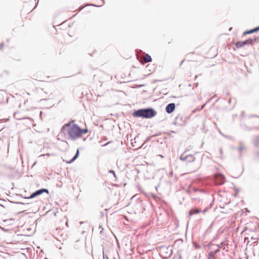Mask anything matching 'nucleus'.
<instances>
[{
	"instance_id": "obj_1",
	"label": "nucleus",
	"mask_w": 259,
	"mask_h": 259,
	"mask_svg": "<svg viewBox=\"0 0 259 259\" xmlns=\"http://www.w3.org/2000/svg\"><path fill=\"white\" fill-rule=\"evenodd\" d=\"M74 120L71 121L70 122L64 125L62 128V130H65L67 128V134L70 138L73 140H76L80 137V127L76 124H72Z\"/></svg>"
},
{
	"instance_id": "obj_2",
	"label": "nucleus",
	"mask_w": 259,
	"mask_h": 259,
	"mask_svg": "<svg viewBox=\"0 0 259 259\" xmlns=\"http://www.w3.org/2000/svg\"><path fill=\"white\" fill-rule=\"evenodd\" d=\"M156 113V111L153 108H148L136 110L133 113V115L136 117L151 118L155 116Z\"/></svg>"
},
{
	"instance_id": "obj_3",
	"label": "nucleus",
	"mask_w": 259,
	"mask_h": 259,
	"mask_svg": "<svg viewBox=\"0 0 259 259\" xmlns=\"http://www.w3.org/2000/svg\"><path fill=\"white\" fill-rule=\"evenodd\" d=\"M259 39V37H254L253 38H249L244 41H239L236 42L235 46L237 48H240L244 47L246 45H253L254 42Z\"/></svg>"
},
{
	"instance_id": "obj_4",
	"label": "nucleus",
	"mask_w": 259,
	"mask_h": 259,
	"mask_svg": "<svg viewBox=\"0 0 259 259\" xmlns=\"http://www.w3.org/2000/svg\"><path fill=\"white\" fill-rule=\"evenodd\" d=\"M215 183L216 185H223L225 182V178L221 174H217L214 175Z\"/></svg>"
},
{
	"instance_id": "obj_5",
	"label": "nucleus",
	"mask_w": 259,
	"mask_h": 259,
	"mask_svg": "<svg viewBox=\"0 0 259 259\" xmlns=\"http://www.w3.org/2000/svg\"><path fill=\"white\" fill-rule=\"evenodd\" d=\"M238 144L239 146L236 148V149L239 153V157L241 158L243 154L247 151V148L244 143L242 141H239Z\"/></svg>"
},
{
	"instance_id": "obj_6",
	"label": "nucleus",
	"mask_w": 259,
	"mask_h": 259,
	"mask_svg": "<svg viewBox=\"0 0 259 259\" xmlns=\"http://www.w3.org/2000/svg\"><path fill=\"white\" fill-rule=\"evenodd\" d=\"M252 143L257 149L255 152V156L257 158H259V136H256L254 137Z\"/></svg>"
},
{
	"instance_id": "obj_7",
	"label": "nucleus",
	"mask_w": 259,
	"mask_h": 259,
	"mask_svg": "<svg viewBox=\"0 0 259 259\" xmlns=\"http://www.w3.org/2000/svg\"><path fill=\"white\" fill-rule=\"evenodd\" d=\"M44 192H46L47 193H49V190L48 189H45V188L39 189L38 190H36L34 192L32 193L29 197H25V198L31 199V198H34L35 197L42 194Z\"/></svg>"
},
{
	"instance_id": "obj_8",
	"label": "nucleus",
	"mask_w": 259,
	"mask_h": 259,
	"mask_svg": "<svg viewBox=\"0 0 259 259\" xmlns=\"http://www.w3.org/2000/svg\"><path fill=\"white\" fill-rule=\"evenodd\" d=\"M176 108V105L174 103H169L168 104L166 108H165V111L167 113H172Z\"/></svg>"
},
{
	"instance_id": "obj_9",
	"label": "nucleus",
	"mask_w": 259,
	"mask_h": 259,
	"mask_svg": "<svg viewBox=\"0 0 259 259\" xmlns=\"http://www.w3.org/2000/svg\"><path fill=\"white\" fill-rule=\"evenodd\" d=\"M246 239L248 240L247 241V244H248V243L250 242H251V244H250V245H257V240H258V238H256V237H251V238H250V240H248V238L246 239L245 238V240H246Z\"/></svg>"
},
{
	"instance_id": "obj_10",
	"label": "nucleus",
	"mask_w": 259,
	"mask_h": 259,
	"mask_svg": "<svg viewBox=\"0 0 259 259\" xmlns=\"http://www.w3.org/2000/svg\"><path fill=\"white\" fill-rule=\"evenodd\" d=\"M201 212V210L197 208H193L191 209L189 211V216L193 215L194 214H197Z\"/></svg>"
},
{
	"instance_id": "obj_11",
	"label": "nucleus",
	"mask_w": 259,
	"mask_h": 259,
	"mask_svg": "<svg viewBox=\"0 0 259 259\" xmlns=\"http://www.w3.org/2000/svg\"><path fill=\"white\" fill-rule=\"evenodd\" d=\"M195 160V157L192 155L189 154L187 155V162H192Z\"/></svg>"
},
{
	"instance_id": "obj_12",
	"label": "nucleus",
	"mask_w": 259,
	"mask_h": 259,
	"mask_svg": "<svg viewBox=\"0 0 259 259\" xmlns=\"http://www.w3.org/2000/svg\"><path fill=\"white\" fill-rule=\"evenodd\" d=\"M79 150L77 149L74 157L71 160H70V161L67 162V163H72L76 159H77V158L79 156Z\"/></svg>"
},
{
	"instance_id": "obj_13",
	"label": "nucleus",
	"mask_w": 259,
	"mask_h": 259,
	"mask_svg": "<svg viewBox=\"0 0 259 259\" xmlns=\"http://www.w3.org/2000/svg\"><path fill=\"white\" fill-rule=\"evenodd\" d=\"M144 60L145 63H148L152 61V58L150 55H149L148 54H146L144 56Z\"/></svg>"
},
{
	"instance_id": "obj_14",
	"label": "nucleus",
	"mask_w": 259,
	"mask_h": 259,
	"mask_svg": "<svg viewBox=\"0 0 259 259\" xmlns=\"http://www.w3.org/2000/svg\"><path fill=\"white\" fill-rule=\"evenodd\" d=\"M19 114V113H17V112H15L14 114V117L17 119V120H21V119H29V120H32V119L30 118V117H22V118H21V117H18V115Z\"/></svg>"
},
{
	"instance_id": "obj_15",
	"label": "nucleus",
	"mask_w": 259,
	"mask_h": 259,
	"mask_svg": "<svg viewBox=\"0 0 259 259\" xmlns=\"http://www.w3.org/2000/svg\"><path fill=\"white\" fill-rule=\"evenodd\" d=\"M187 158V155L184 156V154H182L180 157V160L182 161H186Z\"/></svg>"
},
{
	"instance_id": "obj_16",
	"label": "nucleus",
	"mask_w": 259,
	"mask_h": 259,
	"mask_svg": "<svg viewBox=\"0 0 259 259\" xmlns=\"http://www.w3.org/2000/svg\"><path fill=\"white\" fill-rule=\"evenodd\" d=\"M79 131L81 132L80 133V137H81V136H82V135L83 134H85V133H87L88 132V130L87 128H85V129H81V128H80V130Z\"/></svg>"
},
{
	"instance_id": "obj_17",
	"label": "nucleus",
	"mask_w": 259,
	"mask_h": 259,
	"mask_svg": "<svg viewBox=\"0 0 259 259\" xmlns=\"http://www.w3.org/2000/svg\"><path fill=\"white\" fill-rule=\"evenodd\" d=\"M252 33H253V30H252V29H251V30L244 32L243 33V35H245L246 34H251Z\"/></svg>"
},
{
	"instance_id": "obj_18",
	"label": "nucleus",
	"mask_w": 259,
	"mask_h": 259,
	"mask_svg": "<svg viewBox=\"0 0 259 259\" xmlns=\"http://www.w3.org/2000/svg\"><path fill=\"white\" fill-rule=\"evenodd\" d=\"M214 255L215 254H213L212 251L210 252L208 254V259H210L211 258L213 257Z\"/></svg>"
},
{
	"instance_id": "obj_19",
	"label": "nucleus",
	"mask_w": 259,
	"mask_h": 259,
	"mask_svg": "<svg viewBox=\"0 0 259 259\" xmlns=\"http://www.w3.org/2000/svg\"><path fill=\"white\" fill-rule=\"evenodd\" d=\"M211 100V98L209 99V100H208V101H207V102H206V103H205L203 105H202V106L201 107V108H199L198 110H202V109L204 108V107L206 105V104L208 102H209Z\"/></svg>"
},
{
	"instance_id": "obj_20",
	"label": "nucleus",
	"mask_w": 259,
	"mask_h": 259,
	"mask_svg": "<svg viewBox=\"0 0 259 259\" xmlns=\"http://www.w3.org/2000/svg\"><path fill=\"white\" fill-rule=\"evenodd\" d=\"M220 158H221V159H223V150H222V148H221L220 149Z\"/></svg>"
},
{
	"instance_id": "obj_21",
	"label": "nucleus",
	"mask_w": 259,
	"mask_h": 259,
	"mask_svg": "<svg viewBox=\"0 0 259 259\" xmlns=\"http://www.w3.org/2000/svg\"><path fill=\"white\" fill-rule=\"evenodd\" d=\"M252 30L253 33L257 32V31L259 30V26L252 29Z\"/></svg>"
},
{
	"instance_id": "obj_22",
	"label": "nucleus",
	"mask_w": 259,
	"mask_h": 259,
	"mask_svg": "<svg viewBox=\"0 0 259 259\" xmlns=\"http://www.w3.org/2000/svg\"><path fill=\"white\" fill-rule=\"evenodd\" d=\"M252 30L253 33L257 32V31L259 30V26L252 29Z\"/></svg>"
},
{
	"instance_id": "obj_23",
	"label": "nucleus",
	"mask_w": 259,
	"mask_h": 259,
	"mask_svg": "<svg viewBox=\"0 0 259 259\" xmlns=\"http://www.w3.org/2000/svg\"><path fill=\"white\" fill-rule=\"evenodd\" d=\"M109 172L111 173V174H112L114 175V177H116L115 172V171L114 170H109Z\"/></svg>"
},
{
	"instance_id": "obj_24",
	"label": "nucleus",
	"mask_w": 259,
	"mask_h": 259,
	"mask_svg": "<svg viewBox=\"0 0 259 259\" xmlns=\"http://www.w3.org/2000/svg\"><path fill=\"white\" fill-rule=\"evenodd\" d=\"M181 119H182L181 117H179V116L177 117L176 118V122L175 123L176 124H177L178 120Z\"/></svg>"
},
{
	"instance_id": "obj_25",
	"label": "nucleus",
	"mask_w": 259,
	"mask_h": 259,
	"mask_svg": "<svg viewBox=\"0 0 259 259\" xmlns=\"http://www.w3.org/2000/svg\"><path fill=\"white\" fill-rule=\"evenodd\" d=\"M219 251H220V249H219V248H218V249H215L214 251H212V252L213 253V254H216L217 253H218Z\"/></svg>"
},
{
	"instance_id": "obj_26",
	"label": "nucleus",
	"mask_w": 259,
	"mask_h": 259,
	"mask_svg": "<svg viewBox=\"0 0 259 259\" xmlns=\"http://www.w3.org/2000/svg\"><path fill=\"white\" fill-rule=\"evenodd\" d=\"M207 209H208V208H206L203 210H202V211L201 210V212H202V213H205L207 211Z\"/></svg>"
},
{
	"instance_id": "obj_27",
	"label": "nucleus",
	"mask_w": 259,
	"mask_h": 259,
	"mask_svg": "<svg viewBox=\"0 0 259 259\" xmlns=\"http://www.w3.org/2000/svg\"><path fill=\"white\" fill-rule=\"evenodd\" d=\"M89 5L95 6V7H100V6H102V5H101L100 6H97V5H94V4H90Z\"/></svg>"
},
{
	"instance_id": "obj_28",
	"label": "nucleus",
	"mask_w": 259,
	"mask_h": 259,
	"mask_svg": "<svg viewBox=\"0 0 259 259\" xmlns=\"http://www.w3.org/2000/svg\"><path fill=\"white\" fill-rule=\"evenodd\" d=\"M4 47V43H1L0 45V49H2Z\"/></svg>"
},
{
	"instance_id": "obj_29",
	"label": "nucleus",
	"mask_w": 259,
	"mask_h": 259,
	"mask_svg": "<svg viewBox=\"0 0 259 259\" xmlns=\"http://www.w3.org/2000/svg\"><path fill=\"white\" fill-rule=\"evenodd\" d=\"M223 243H221L220 244L218 245V247L219 248H221L222 247Z\"/></svg>"
},
{
	"instance_id": "obj_30",
	"label": "nucleus",
	"mask_w": 259,
	"mask_h": 259,
	"mask_svg": "<svg viewBox=\"0 0 259 259\" xmlns=\"http://www.w3.org/2000/svg\"><path fill=\"white\" fill-rule=\"evenodd\" d=\"M45 155H50V154L49 153H47L46 154H42L40 155V156H45Z\"/></svg>"
},
{
	"instance_id": "obj_31",
	"label": "nucleus",
	"mask_w": 259,
	"mask_h": 259,
	"mask_svg": "<svg viewBox=\"0 0 259 259\" xmlns=\"http://www.w3.org/2000/svg\"><path fill=\"white\" fill-rule=\"evenodd\" d=\"M84 6H82V7H81L80 8V9H79V11H80V10H81L82 9H83L84 8Z\"/></svg>"
},
{
	"instance_id": "obj_32",
	"label": "nucleus",
	"mask_w": 259,
	"mask_h": 259,
	"mask_svg": "<svg viewBox=\"0 0 259 259\" xmlns=\"http://www.w3.org/2000/svg\"><path fill=\"white\" fill-rule=\"evenodd\" d=\"M225 137L227 138H228V139H232V138L231 137L226 136H225Z\"/></svg>"
},
{
	"instance_id": "obj_33",
	"label": "nucleus",
	"mask_w": 259,
	"mask_h": 259,
	"mask_svg": "<svg viewBox=\"0 0 259 259\" xmlns=\"http://www.w3.org/2000/svg\"><path fill=\"white\" fill-rule=\"evenodd\" d=\"M17 203L21 204H23V205L25 204V203H23V202H17Z\"/></svg>"
},
{
	"instance_id": "obj_34",
	"label": "nucleus",
	"mask_w": 259,
	"mask_h": 259,
	"mask_svg": "<svg viewBox=\"0 0 259 259\" xmlns=\"http://www.w3.org/2000/svg\"><path fill=\"white\" fill-rule=\"evenodd\" d=\"M219 133H220L221 135L225 137V135H224L221 131H219Z\"/></svg>"
},
{
	"instance_id": "obj_35",
	"label": "nucleus",
	"mask_w": 259,
	"mask_h": 259,
	"mask_svg": "<svg viewBox=\"0 0 259 259\" xmlns=\"http://www.w3.org/2000/svg\"><path fill=\"white\" fill-rule=\"evenodd\" d=\"M231 99H230H230H229L228 102H229V103H230V102H231Z\"/></svg>"
},
{
	"instance_id": "obj_36",
	"label": "nucleus",
	"mask_w": 259,
	"mask_h": 259,
	"mask_svg": "<svg viewBox=\"0 0 259 259\" xmlns=\"http://www.w3.org/2000/svg\"><path fill=\"white\" fill-rule=\"evenodd\" d=\"M105 259H108V256H105Z\"/></svg>"
},
{
	"instance_id": "obj_37",
	"label": "nucleus",
	"mask_w": 259,
	"mask_h": 259,
	"mask_svg": "<svg viewBox=\"0 0 259 259\" xmlns=\"http://www.w3.org/2000/svg\"><path fill=\"white\" fill-rule=\"evenodd\" d=\"M103 259H105V255L103 254Z\"/></svg>"
},
{
	"instance_id": "obj_38",
	"label": "nucleus",
	"mask_w": 259,
	"mask_h": 259,
	"mask_svg": "<svg viewBox=\"0 0 259 259\" xmlns=\"http://www.w3.org/2000/svg\"><path fill=\"white\" fill-rule=\"evenodd\" d=\"M181 257H181V255H180V256H179V258H180V259H181Z\"/></svg>"
},
{
	"instance_id": "obj_39",
	"label": "nucleus",
	"mask_w": 259,
	"mask_h": 259,
	"mask_svg": "<svg viewBox=\"0 0 259 259\" xmlns=\"http://www.w3.org/2000/svg\"><path fill=\"white\" fill-rule=\"evenodd\" d=\"M102 2H103V3H104V0H102Z\"/></svg>"
},
{
	"instance_id": "obj_40",
	"label": "nucleus",
	"mask_w": 259,
	"mask_h": 259,
	"mask_svg": "<svg viewBox=\"0 0 259 259\" xmlns=\"http://www.w3.org/2000/svg\"><path fill=\"white\" fill-rule=\"evenodd\" d=\"M237 195V193H235V196H236Z\"/></svg>"
},
{
	"instance_id": "obj_41",
	"label": "nucleus",
	"mask_w": 259,
	"mask_h": 259,
	"mask_svg": "<svg viewBox=\"0 0 259 259\" xmlns=\"http://www.w3.org/2000/svg\"><path fill=\"white\" fill-rule=\"evenodd\" d=\"M183 61H182V62H181V64H182L183 63Z\"/></svg>"
},
{
	"instance_id": "obj_42",
	"label": "nucleus",
	"mask_w": 259,
	"mask_h": 259,
	"mask_svg": "<svg viewBox=\"0 0 259 259\" xmlns=\"http://www.w3.org/2000/svg\"><path fill=\"white\" fill-rule=\"evenodd\" d=\"M44 259H49V258H45Z\"/></svg>"
},
{
	"instance_id": "obj_43",
	"label": "nucleus",
	"mask_w": 259,
	"mask_h": 259,
	"mask_svg": "<svg viewBox=\"0 0 259 259\" xmlns=\"http://www.w3.org/2000/svg\"><path fill=\"white\" fill-rule=\"evenodd\" d=\"M257 128L259 129V127H257Z\"/></svg>"
}]
</instances>
